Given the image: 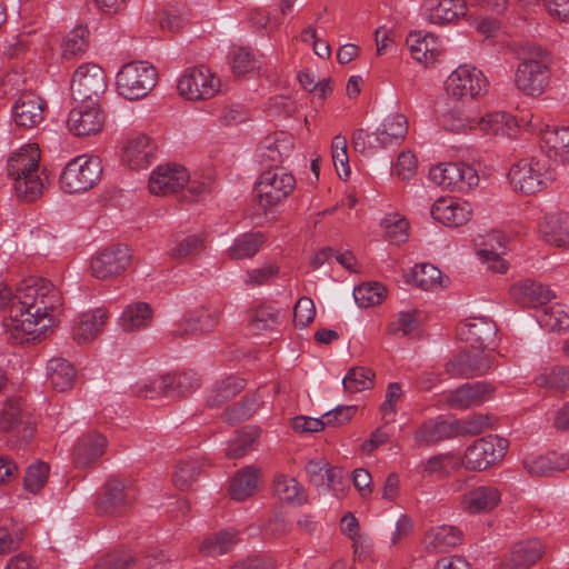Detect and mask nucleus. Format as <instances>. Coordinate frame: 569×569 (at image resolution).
Instances as JSON below:
<instances>
[{
  "label": "nucleus",
  "instance_id": "f257e3e1",
  "mask_svg": "<svg viewBox=\"0 0 569 569\" xmlns=\"http://www.w3.org/2000/svg\"><path fill=\"white\" fill-rule=\"evenodd\" d=\"M62 305L61 292L46 279H36L12 295L0 290V311L7 313L4 327L20 342L40 339L51 323L49 312Z\"/></svg>",
  "mask_w": 569,
  "mask_h": 569
},
{
  "label": "nucleus",
  "instance_id": "f03ea898",
  "mask_svg": "<svg viewBox=\"0 0 569 569\" xmlns=\"http://www.w3.org/2000/svg\"><path fill=\"white\" fill-rule=\"evenodd\" d=\"M39 161L40 149L37 144L23 146L8 160V174L14 179V190L23 201L31 202L42 193Z\"/></svg>",
  "mask_w": 569,
  "mask_h": 569
},
{
  "label": "nucleus",
  "instance_id": "7ed1b4c3",
  "mask_svg": "<svg viewBox=\"0 0 569 569\" xmlns=\"http://www.w3.org/2000/svg\"><path fill=\"white\" fill-rule=\"evenodd\" d=\"M515 73V84L526 96H540L549 84L550 70L548 54L541 48L523 49Z\"/></svg>",
  "mask_w": 569,
  "mask_h": 569
},
{
  "label": "nucleus",
  "instance_id": "20e7f679",
  "mask_svg": "<svg viewBox=\"0 0 569 569\" xmlns=\"http://www.w3.org/2000/svg\"><path fill=\"white\" fill-rule=\"evenodd\" d=\"M508 177L516 190L526 194H535L552 183L557 173L548 159L529 158L521 159L513 164Z\"/></svg>",
  "mask_w": 569,
  "mask_h": 569
},
{
  "label": "nucleus",
  "instance_id": "39448f33",
  "mask_svg": "<svg viewBox=\"0 0 569 569\" xmlns=\"http://www.w3.org/2000/svg\"><path fill=\"white\" fill-rule=\"evenodd\" d=\"M158 72L146 61H131L117 74V89L128 100L144 98L156 86Z\"/></svg>",
  "mask_w": 569,
  "mask_h": 569
},
{
  "label": "nucleus",
  "instance_id": "423d86ee",
  "mask_svg": "<svg viewBox=\"0 0 569 569\" xmlns=\"http://www.w3.org/2000/svg\"><path fill=\"white\" fill-rule=\"evenodd\" d=\"M102 166L97 157L82 154L70 160L60 174L61 189L67 193L86 192L101 179Z\"/></svg>",
  "mask_w": 569,
  "mask_h": 569
},
{
  "label": "nucleus",
  "instance_id": "0eeeda50",
  "mask_svg": "<svg viewBox=\"0 0 569 569\" xmlns=\"http://www.w3.org/2000/svg\"><path fill=\"white\" fill-rule=\"evenodd\" d=\"M295 187V177L284 168L274 167L261 173L253 192L260 207L267 209L286 199Z\"/></svg>",
  "mask_w": 569,
  "mask_h": 569
},
{
  "label": "nucleus",
  "instance_id": "6e6552de",
  "mask_svg": "<svg viewBox=\"0 0 569 569\" xmlns=\"http://www.w3.org/2000/svg\"><path fill=\"white\" fill-rule=\"evenodd\" d=\"M508 446V440L499 436L489 435L479 438L466 449L461 465L467 470H486L505 457Z\"/></svg>",
  "mask_w": 569,
  "mask_h": 569
},
{
  "label": "nucleus",
  "instance_id": "1a4fd4ad",
  "mask_svg": "<svg viewBox=\"0 0 569 569\" xmlns=\"http://www.w3.org/2000/svg\"><path fill=\"white\" fill-rule=\"evenodd\" d=\"M0 431L14 432L19 446H27L34 436L36 422L21 398H9L0 410Z\"/></svg>",
  "mask_w": 569,
  "mask_h": 569
},
{
  "label": "nucleus",
  "instance_id": "9d476101",
  "mask_svg": "<svg viewBox=\"0 0 569 569\" xmlns=\"http://www.w3.org/2000/svg\"><path fill=\"white\" fill-rule=\"evenodd\" d=\"M429 178L438 186L452 191L468 192L479 184L477 170L465 162H447L435 166Z\"/></svg>",
  "mask_w": 569,
  "mask_h": 569
},
{
  "label": "nucleus",
  "instance_id": "9b49d317",
  "mask_svg": "<svg viewBox=\"0 0 569 569\" xmlns=\"http://www.w3.org/2000/svg\"><path fill=\"white\" fill-rule=\"evenodd\" d=\"M132 483L111 477L103 485L96 500V511L101 516H119L136 500Z\"/></svg>",
  "mask_w": 569,
  "mask_h": 569
},
{
  "label": "nucleus",
  "instance_id": "f8f14e48",
  "mask_svg": "<svg viewBox=\"0 0 569 569\" xmlns=\"http://www.w3.org/2000/svg\"><path fill=\"white\" fill-rule=\"evenodd\" d=\"M107 89L103 69L96 63H83L74 71L71 90L76 100L97 102Z\"/></svg>",
  "mask_w": 569,
  "mask_h": 569
},
{
  "label": "nucleus",
  "instance_id": "ddd939ff",
  "mask_svg": "<svg viewBox=\"0 0 569 569\" xmlns=\"http://www.w3.org/2000/svg\"><path fill=\"white\" fill-rule=\"evenodd\" d=\"M488 81L483 73L471 66H459L446 81V90L456 99H473L487 91Z\"/></svg>",
  "mask_w": 569,
  "mask_h": 569
},
{
  "label": "nucleus",
  "instance_id": "4468645a",
  "mask_svg": "<svg viewBox=\"0 0 569 569\" xmlns=\"http://www.w3.org/2000/svg\"><path fill=\"white\" fill-rule=\"evenodd\" d=\"M220 81L204 67L187 69L178 81L179 93L188 100H206L219 90Z\"/></svg>",
  "mask_w": 569,
  "mask_h": 569
},
{
  "label": "nucleus",
  "instance_id": "2eb2a0df",
  "mask_svg": "<svg viewBox=\"0 0 569 569\" xmlns=\"http://www.w3.org/2000/svg\"><path fill=\"white\" fill-rule=\"evenodd\" d=\"M493 366L492 353L482 350H462L445 366V371L452 378H473L486 375Z\"/></svg>",
  "mask_w": 569,
  "mask_h": 569
},
{
  "label": "nucleus",
  "instance_id": "dca6fc26",
  "mask_svg": "<svg viewBox=\"0 0 569 569\" xmlns=\"http://www.w3.org/2000/svg\"><path fill=\"white\" fill-rule=\"evenodd\" d=\"M131 250L124 244L107 248L91 259L90 269L97 279H108L122 273L131 264Z\"/></svg>",
  "mask_w": 569,
  "mask_h": 569
},
{
  "label": "nucleus",
  "instance_id": "f3484780",
  "mask_svg": "<svg viewBox=\"0 0 569 569\" xmlns=\"http://www.w3.org/2000/svg\"><path fill=\"white\" fill-rule=\"evenodd\" d=\"M498 328L495 321L486 317L470 318L457 329L460 340L468 343L473 350H482L495 343Z\"/></svg>",
  "mask_w": 569,
  "mask_h": 569
},
{
  "label": "nucleus",
  "instance_id": "a211bd4d",
  "mask_svg": "<svg viewBox=\"0 0 569 569\" xmlns=\"http://www.w3.org/2000/svg\"><path fill=\"white\" fill-rule=\"evenodd\" d=\"M104 122V116L97 102L80 101L68 118V127L78 137L98 133Z\"/></svg>",
  "mask_w": 569,
  "mask_h": 569
},
{
  "label": "nucleus",
  "instance_id": "6ab92c4d",
  "mask_svg": "<svg viewBox=\"0 0 569 569\" xmlns=\"http://www.w3.org/2000/svg\"><path fill=\"white\" fill-rule=\"evenodd\" d=\"M47 102L34 92H22L12 106V118L17 127L36 128L44 120Z\"/></svg>",
  "mask_w": 569,
  "mask_h": 569
},
{
  "label": "nucleus",
  "instance_id": "aec40b11",
  "mask_svg": "<svg viewBox=\"0 0 569 569\" xmlns=\"http://www.w3.org/2000/svg\"><path fill=\"white\" fill-rule=\"evenodd\" d=\"M189 180L187 169L179 164L159 166L149 179V190L153 194L167 196L182 189Z\"/></svg>",
  "mask_w": 569,
  "mask_h": 569
},
{
  "label": "nucleus",
  "instance_id": "412c9836",
  "mask_svg": "<svg viewBox=\"0 0 569 569\" xmlns=\"http://www.w3.org/2000/svg\"><path fill=\"white\" fill-rule=\"evenodd\" d=\"M220 319V311L216 307L200 306L184 315L181 328L172 330L173 337L186 333H207L214 330Z\"/></svg>",
  "mask_w": 569,
  "mask_h": 569
},
{
  "label": "nucleus",
  "instance_id": "4be33fe9",
  "mask_svg": "<svg viewBox=\"0 0 569 569\" xmlns=\"http://www.w3.org/2000/svg\"><path fill=\"white\" fill-rule=\"evenodd\" d=\"M543 545L538 539L516 543L500 563V569H529L543 555Z\"/></svg>",
  "mask_w": 569,
  "mask_h": 569
},
{
  "label": "nucleus",
  "instance_id": "5701e85b",
  "mask_svg": "<svg viewBox=\"0 0 569 569\" xmlns=\"http://www.w3.org/2000/svg\"><path fill=\"white\" fill-rule=\"evenodd\" d=\"M492 392L493 387L485 381L465 383L449 395L448 403L453 409H468L483 403Z\"/></svg>",
  "mask_w": 569,
  "mask_h": 569
},
{
  "label": "nucleus",
  "instance_id": "b1692460",
  "mask_svg": "<svg viewBox=\"0 0 569 569\" xmlns=\"http://www.w3.org/2000/svg\"><path fill=\"white\" fill-rule=\"evenodd\" d=\"M471 214V206L466 201L438 199L431 207L432 218L447 227L463 226L470 220Z\"/></svg>",
  "mask_w": 569,
  "mask_h": 569
},
{
  "label": "nucleus",
  "instance_id": "393cba45",
  "mask_svg": "<svg viewBox=\"0 0 569 569\" xmlns=\"http://www.w3.org/2000/svg\"><path fill=\"white\" fill-rule=\"evenodd\" d=\"M156 156V146L144 134L137 136L128 141L123 148L122 161L132 170L147 168Z\"/></svg>",
  "mask_w": 569,
  "mask_h": 569
},
{
  "label": "nucleus",
  "instance_id": "a878e982",
  "mask_svg": "<svg viewBox=\"0 0 569 569\" xmlns=\"http://www.w3.org/2000/svg\"><path fill=\"white\" fill-rule=\"evenodd\" d=\"M510 296L518 305L535 308L546 305L555 297L548 287L530 279L512 284Z\"/></svg>",
  "mask_w": 569,
  "mask_h": 569
},
{
  "label": "nucleus",
  "instance_id": "bb28decb",
  "mask_svg": "<svg viewBox=\"0 0 569 569\" xmlns=\"http://www.w3.org/2000/svg\"><path fill=\"white\" fill-rule=\"evenodd\" d=\"M540 141L549 161L553 158L569 163V127H547L541 131Z\"/></svg>",
  "mask_w": 569,
  "mask_h": 569
},
{
  "label": "nucleus",
  "instance_id": "cd10ccee",
  "mask_svg": "<svg viewBox=\"0 0 569 569\" xmlns=\"http://www.w3.org/2000/svg\"><path fill=\"white\" fill-rule=\"evenodd\" d=\"M523 468L532 476L547 477L569 468L566 455L549 452L545 456H527L522 461Z\"/></svg>",
  "mask_w": 569,
  "mask_h": 569
},
{
  "label": "nucleus",
  "instance_id": "c85d7f7f",
  "mask_svg": "<svg viewBox=\"0 0 569 569\" xmlns=\"http://www.w3.org/2000/svg\"><path fill=\"white\" fill-rule=\"evenodd\" d=\"M500 500L501 493L497 487L479 486L465 493L461 503L471 513H480L491 511Z\"/></svg>",
  "mask_w": 569,
  "mask_h": 569
},
{
  "label": "nucleus",
  "instance_id": "c756f323",
  "mask_svg": "<svg viewBox=\"0 0 569 569\" xmlns=\"http://www.w3.org/2000/svg\"><path fill=\"white\" fill-rule=\"evenodd\" d=\"M423 7L428 11L429 21L438 24L453 22L467 11L462 0H425Z\"/></svg>",
  "mask_w": 569,
  "mask_h": 569
},
{
  "label": "nucleus",
  "instance_id": "7c9ffc66",
  "mask_svg": "<svg viewBox=\"0 0 569 569\" xmlns=\"http://www.w3.org/2000/svg\"><path fill=\"white\" fill-rule=\"evenodd\" d=\"M107 319L108 312L101 308L80 315L72 329L73 339L78 343L93 340L103 330Z\"/></svg>",
  "mask_w": 569,
  "mask_h": 569
},
{
  "label": "nucleus",
  "instance_id": "2f4dec72",
  "mask_svg": "<svg viewBox=\"0 0 569 569\" xmlns=\"http://www.w3.org/2000/svg\"><path fill=\"white\" fill-rule=\"evenodd\" d=\"M452 430L451 421L442 418L430 419L418 427L413 438L418 447H429L455 438Z\"/></svg>",
  "mask_w": 569,
  "mask_h": 569
},
{
  "label": "nucleus",
  "instance_id": "473e14b6",
  "mask_svg": "<svg viewBox=\"0 0 569 569\" xmlns=\"http://www.w3.org/2000/svg\"><path fill=\"white\" fill-rule=\"evenodd\" d=\"M408 133V120L403 114L388 116L375 132V140L381 148L400 144Z\"/></svg>",
  "mask_w": 569,
  "mask_h": 569
},
{
  "label": "nucleus",
  "instance_id": "72a5a7b5",
  "mask_svg": "<svg viewBox=\"0 0 569 569\" xmlns=\"http://www.w3.org/2000/svg\"><path fill=\"white\" fill-rule=\"evenodd\" d=\"M461 531L453 526H438L430 529L425 536V547L429 553H441L458 546L461 541Z\"/></svg>",
  "mask_w": 569,
  "mask_h": 569
},
{
  "label": "nucleus",
  "instance_id": "f704fd0d",
  "mask_svg": "<svg viewBox=\"0 0 569 569\" xmlns=\"http://www.w3.org/2000/svg\"><path fill=\"white\" fill-rule=\"evenodd\" d=\"M107 439L100 433L82 436L73 450V461L78 467H86L96 461L104 452Z\"/></svg>",
  "mask_w": 569,
  "mask_h": 569
},
{
  "label": "nucleus",
  "instance_id": "c9c22d12",
  "mask_svg": "<svg viewBox=\"0 0 569 569\" xmlns=\"http://www.w3.org/2000/svg\"><path fill=\"white\" fill-rule=\"evenodd\" d=\"M540 231L543 239L557 247L569 246V213H551L545 217Z\"/></svg>",
  "mask_w": 569,
  "mask_h": 569
},
{
  "label": "nucleus",
  "instance_id": "e433bc0d",
  "mask_svg": "<svg viewBox=\"0 0 569 569\" xmlns=\"http://www.w3.org/2000/svg\"><path fill=\"white\" fill-rule=\"evenodd\" d=\"M479 129L489 136L512 138L518 131L516 119L507 112L488 113L478 120Z\"/></svg>",
  "mask_w": 569,
  "mask_h": 569
},
{
  "label": "nucleus",
  "instance_id": "4c0bfd02",
  "mask_svg": "<svg viewBox=\"0 0 569 569\" xmlns=\"http://www.w3.org/2000/svg\"><path fill=\"white\" fill-rule=\"evenodd\" d=\"M266 241L267 237L261 231L242 233L234 239L227 254L233 260L251 259L259 252Z\"/></svg>",
  "mask_w": 569,
  "mask_h": 569
},
{
  "label": "nucleus",
  "instance_id": "58836bf2",
  "mask_svg": "<svg viewBox=\"0 0 569 569\" xmlns=\"http://www.w3.org/2000/svg\"><path fill=\"white\" fill-rule=\"evenodd\" d=\"M48 380L51 387L58 392H64L74 383L76 370L73 366L63 358H52L48 362Z\"/></svg>",
  "mask_w": 569,
  "mask_h": 569
},
{
  "label": "nucleus",
  "instance_id": "ea45409f",
  "mask_svg": "<svg viewBox=\"0 0 569 569\" xmlns=\"http://www.w3.org/2000/svg\"><path fill=\"white\" fill-rule=\"evenodd\" d=\"M259 469L249 466L239 470L231 480L229 493L233 500L243 501L257 489Z\"/></svg>",
  "mask_w": 569,
  "mask_h": 569
},
{
  "label": "nucleus",
  "instance_id": "a19ab883",
  "mask_svg": "<svg viewBox=\"0 0 569 569\" xmlns=\"http://www.w3.org/2000/svg\"><path fill=\"white\" fill-rule=\"evenodd\" d=\"M244 387V379L229 376L214 385L210 395L207 397V405L212 408L221 407L224 402L241 392Z\"/></svg>",
  "mask_w": 569,
  "mask_h": 569
},
{
  "label": "nucleus",
  "instance_id": "79ce46f5",
  "mask_svg": "<svg viewBox=\"0 0 569 569\" xmlns=\"http://www.w3.org/2000/svg\"><path fill=\"white\" fill-rule=\"evenodd\" d=\"M438 38L432 33L422 34L421 31H412L407 37V46L413 57L419 62H428L429 58L435 57Z\"/></svg>",
  "mask_w": 569,
  "mask_h": 569
},
{
  "label": "nucleus",
  "instance_id": "37998d69",
  "mask_svg": "<svg viewBox=\"0 0 569 569\" xmlns=\"http://www.w3.org/2000/svg\"><path fill=\"white\" fill-rule=\"evenodd\" d=\"M152 319V309L147 302L129 305L121 315L120 325L124 331H136L147 327Z\"/></svg>",
  "mask_w": 569,
  "mask_h": 569
},
{
  "label": "nucleus",
  "instance_id": "c03bdc74",
  "mask_svg": "<svg viewBox=\"0 0 569 569\" xmlns=\"http://www.w3.org/2000/svg\"><path fill=\"white\" fill-rule=\"evenodd\" d=\"M260 430L257 427L248 426L237 433L234 439L228 442L226 457L228 459H239L247 452L256 448Z\"/></svg>",
  "mask_w": 569,
  "mask_h": 569
},
{
  "label": "nucleus",
  "instance_id": "a18cd8bd",
  "mask_svg": "<svg viewBox=\"0 0 569 569\" xmlns=\"http://www.w3.org/2000/svg\"><path fill=\"white\" fill-rule=\"evenodd\" d=\"M239 541L238 532L232 529L221 530L208 537L200 547L207 556L216 557L229 552Z\"/></svg>",
  "mask_w": 569,
  "mask_h": 569
},
{
  "label": "nucleus",
  "instance_id": "49530a36",
  "mask_svg": "<svg viewBox=\"0 0 569 569\" xmlns=\"http://www.w3.org/2000/svg\"><path fill=\"white\" fill-rule=\"evenodd\" d=\"M258 408V396L256 393L247 395L222 412V420L230 426H234L250 419L257 412Z\"/></svg>",
  "mask_w": 569,
  "mask_h": 569
},
{
  "label": "nucleus",
  "instance_id": "de8ad7c7",
  "mask_svg": "<svg viewBox=\"0 0 569 569\" xmlns=\"http://www.w3.org/2000/svg\"><path fill=\"white\" fill-rule=\"evenodd\" d=\"M274 495L282 501L301 506L307 501V496L299 482L291 477L279 475L273 480Z\"/></svg>",
  "mask_w": 569,
  "mask_h": 569
},
{
  "label": "nucleus",
  "instance_id": "09e8293b",
  "mask_svg": "<svg viewBox=\"0 0 569 569\" xmlns=\"http://www.w3.org/2000/svg\"><path fill=\"white\" fill-rule=\"evenodd\" d=\"M90 31L86 26H78L72 29L62 42V57L73 59L81 57L89 48Z\"/></svg>",
  "mask_w": 569,
  "mask_h": 569
},
{
  "label": "nucleus",
  "instance_id": "8fccbe9b",
  "mask_svg": "<svg viewBox=\"0 0 569 569\" xmlns=\"http://www.w3.org/2000/svg\"><path fill=\"white\" fill-rule=\"evenodd\" d=\"M387 295V288L380 282H367L353 289V297L360 308L380 305Z\"/></svg>",
  "mask_w": 569,
  "mask_h": 569
},
{
  "label": "nucleus",
  "instance_id": "3c124183",
  "mask_svg": "<svg viewBox=\"0 0 569 569\" xmlns=\"http://www.w3.org/2000/svg\"><path fill=\"white\" fill-rule=\"evenodd\" d=\"M375 372L367 367H353L342 379L346 392L355 393L373 387Z\"/></svg>",
  "mask_w": 569,
  "mask_h": 569
},
{
  "label": "nucleus",
  "instance_id": "603ef678",
  "mask_svg": "<svg viewBox=\"0 0 569 569\" xmlns=\"http://www.w3.org/2000/svg\"><path fill=\"white\" fill-rule=\"evenodd\" d=\"M537 318L541 327L551 331L561 332L569 330V313L561 305L557 303L543 308Z\"/></svg>",
  "mask_w": 569,
  "mask_h": 569
},
{
  "label": "nucleus",
  "instance_id": "864d4df0",
  "mask_svg": "<svg viewBox=\"0 0 569 569\" xmlns=\"http://www.w3.org/2000/svg\"><path fill=\"white\" fill-rule=\"evenodd\" d=\"M201 472V465L197 460L180 461L172 475V481L176 488L181 491L188 490L197 480Z\"/></svg>",
  "mask_w": 569,
  "mask_h": 569
},
{
  "label": "nucleus",
  "instance_id": "5fc2aeb1",
  "mask_svg": "<svg viewBox=\"0 0 569 569\" xmlns=\"http://www.w3.org/2000/svg\"><path fill=\"white\" fill-rule=\"evenodd\" d=\"M280 311L270 306H260L254 309L249 319V327L253 333L271 330L279 323Z\"/></svg>",
  "mask_w": 569,
  "mask_h": 569
},
{
  "label": "nucleus",
  "instance_id": "6e6d98bb",
  "mask_svg": "<svg viewBox=\"0 0 569 569\" xmlns=\"http://www.w3.org/2000/svg\"><path fill=\"white\" fill-rule=\"evenodd\" d=\"M134 395L140 398L158 399L160 397L171 398L172 389L169 385V375H162L138 385Z\"/></svg>",
  "mask_w": 569,
  "mask_h": 569
},
{
  "label": "nucleus",
  "instance_id": "4d7b16f0",
  "mask_svg": "<svg viewBox=\"0 0 569 569\" xmlns=\"http://www.w3.org/2000/svg\"><path fill=\"white\" fill-rule=\"evenodd\" d=\"M441 271L433 264H417L412 270V282L423 290L441 287Z\"/></svg>",
  "mask_w": 569,
  "mask_h": 569
},
{
  "label": "nucleus",
  "instance_id": "13d9d810",
  "mask_svg": "<svg viewBox=\"0 0 569 569\" xmlns=\"http://www.w3.org/2000/svg\"><path fill=\"white\" fill-rule=\"evenodd\" d=\"M168 375L170 389H172L171 398L186 396L193 392L199 387V379L192 371H182Z\"/></svg>",
  "mask_w": 569,
  "mask_h": 569
},
{
  "label": "nucleus",
  "instance_id": "bf43d9fd",
  "mask_svg": "<svg viewBox=\"0 0 569 569\" xmlns=\"http://www.w3.org/2000/svg\"><path fill=\"white\" fill-rule=\"evenodd\" d=\"M452 431L456 437L478 436L485 431L488 426V417L475 415L466 419H456L451 421Z\"/></svg>",
  "mask_w": 569,
  "mask_h": 569
},
{
  "label": "nucleus",
  "instance_id": "052dcab7",
  "mask_svg": "<svg viewBox=\"0 0 569 569\" xmlns=\"http://www.w3.org/2000/svg\"><path fill=\"white\" fill-rule=\"evenodd\" d=\"M49 469V465L42 461L29 466L23 477L24 489L32 493L39 492L48 480Z\"/></svg>",
  "mask_w": 569,
  "mask_h": 569
},
{
  "label": "nucleus",
  "instance_id": "680f3d73",
  "mask_svg": "<svg viewBox=\"0 0 569 569\" xmlns=\"http://www.w3.org/2000/svg\"><path fill=\"white\" fill-rule=\"evenodd\" d=\"M537 385L555 390L569 389V367L556 366L537 378Z\"/></svg>",
  "mask_w": 569,
  "mask_h": 569
},
{
  "label": "nucleus",
  "instance_id": "e2e57ef3",
  "mask_svg": "<svg viewBox=\"0 0 569 569\" xmlns=\"http://www.w3.org/2000/svg\"><path fill=\"white\" fill-rule=\"evenodd\" d=\"M331 148L332 160L338 176L343 180H347L350 176L349 159L347 153V139L341 134L333 137Z\"/></svg>",
  "mask_w": 569,
  "mask_h": 569
},
{
  "label": "nucleus",
  "instance_id": "0e129e2a",
  "mask_svg": "<svg viewBox=\"0 0 569 569\" xmlns=\"http://www.w3.org/2000/svg\"><path fill=\"white\" fill-rule=\"evenodd\" d=\"M418 312L416 310L400 311L397 318L388 325V332L392 336L405 337L418 328Z\"/></svg>",
  "mask_w": 569,
  "mask_h": 569
},
{
  "label": "nucleus",
  "instance_id": "69168bd1",
  "mask_svg": "<svg viewBox=\"0 0 569 569\" xmlns=\"http://www.w3.org/2000/svg\"><path fill=\"white\" fill-rule=\"evenodd\" d=\"M96 569H134L133 553L130 550H114L106 555Z\"/></svg>",
  "mask_w": 569,
  "mask_h": 569
},
{
  "label": "nucleus",
  "instance_id": "338daca9",
  "mask_svg": "<svg viewBox=\"0 0 569 569\" xmlns=\"http://www.w3.org/2000/svg\"><path fill=\"white\" fill-rule=\"evenodd\" d=\"M291 143L286 140H274L261 148L260 157L263 162H270L271 166L279 167L283 159L289 156Z\"/></svg>",
  "mask_w": 569,
  "mask_h": 569
},
{
  "label": "nucleus",
  "instance_id": "774afa93",
  "mask_svg": "<svg viewBox=\"0 0 569 569\" xmlns=\"http://www.w3.org/2000/svg\"><path fill=\"white\" fill-rule=\"evenodd\" d=\"M169 558L163 551L150 550L146 553L134 556V569H169Z\"/></svg>",
  "mask_w": 569,
  "mask_h": 569
}]
</instances>
